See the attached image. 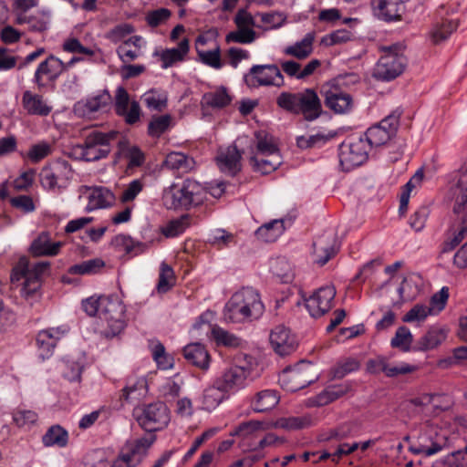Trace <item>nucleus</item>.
<instances>
[{"mask_svg": "<svg viewBox=\"0 0 467 467\" xmlns=\"http://www.w3.org/2000/svg\"><path fill=\"white\" fill-rule=\"evenodd\" d=\"M83 310L90 317L98 315L106 323L104 337L112 338L126 327L125 306L117 296H95L82 300Z\"/></svg>", "mask_w": 467, "mask_h": 467, "instance_id": "nucleus-1", "label": "nucleus"}, {"mask_svg": "<svg viewBox=\"0 0 467 467\" xmlns=\"http://www.w3.org/2000/svg\"><path fill=\"white\" fill-rule=\"evenodd\" d=\"M263 305L260 294L246 287L234 293L224 306V319L227 322L239 323L246 319H258Z\"/></svg>", "mask_w": 467, "mask_h": 467, "instance_id": "nucleus-2", "label": "nucleus"}, {"mask_svg": "<svg viewBox=\"0 0 467 467\" xmlns=\"http://www.w3.org/2000/svg\"><path fill=\"white\" fill-rule=\"evenodd\" d=\"M49 266L47 261L30 265L26 257L19 259L13 269L12 280L24 279L21 293L26 299H36L38 296L43 277L48 274Z\"/></svg>", "mask_w": 467, "mask_h": 467, "instance_id": "nucleus-3", "label": "nucleus"}, {"mask_svg": "<svg viewBox=\"0 0 467 467\" xmlns=\"http://www.w3.org/2000/svg\"><path fill=\"white\" fill-rule=\"evenodd\" d=\"M277 104L291 113L303 115L308 121L317 119L322 112L320 99L311 88L297 93L283 92L277 98Z\"/></svg>", "mask_w": 467, "mask_h": 467, "instance_id": "nucleus-4", "label": "nucleus"}, {"mask_svg": "<svg viewBox=\"0 0 467 467\" xmlns=\"http://www.w3.org/2000/svg\"><path fill=\"white\" fill-rule=\"evenodd\" d=\"M404 50L405 46L401 43L381 47L382 54L373 68V78L381 81H390L399 77L407 65Z\"/></svg>", "mask_w": 467, "mask_h": 467, "instance_id": "nucleus-5", "label": "nucleus"}, {"mask_svg": "<svg viewBox=\"0 0 467 467\" xmlns=\"http://www.w3.org/2000/svg\"><path fill=\"white\" fill-rule=\"evenodd\" d=\"M447 444V435L431 420H426L419 425L417 441L410 449L414 454L431 456L442 451Z\"/></svg>", "mask_w": 467, "mask_h": 467, "instance_id": "nucleus-6", "label": "nucleus"}, {"mask_svg": "<svg viewBox=\"0 0 467 467\" xmlns=\"http://www.w3.org/2000/svg\"><path fill=\"white\" fill-rule=\"evenodd\" d=\"M118 132L92 131L85 139L83 144L74 148V153L86 161H96L103 159L110 152V142L116 139Z\"/></svg>", "mask_w": 467, "mask_h": 467, "instance_id": "nucleus-7", "label": "nucleus"}, {"mask_svg": "<svg viewBox=\"0 0 467 467\" xmlns=\"http://www.w3.org/2000/svg\"><path fill=\"white\" fill-rule=\"evenodd\" d=\"M369 143L361 134L348 137L339 146V161L346 171L362 165L368 158Z\"/></svg>", "mask_w": 467, "mask_h": 467, "instance_id": "nucleus-8", "label": "nucleus"}, {"mask_svg": "<svg viewBox=\"0 0 467 467\" xmlns=\"http://www.w3.org/2000/svg\"><path fill=\"white\" fill-rule=\"evenodd\" d=\"M133 415L139 425L149 432L164 429L170 421L169 410L160 401L135 408Z\"/></svg>", "mask_w": 467, "mask_h": 467, "instance_id": "nucleus-9", "label": "nucleus"}, {"mask_svg": "<svg viewBox=\"0 0 467 467\" xmlns=\"http://www.w3.org/2000/svg\"><path fill=\"white\" fill-rule=\"evenodd\" d=\"M72 176L70 164L66 161L57 160L42 168L39 180L44 189L59 192L67 187Z\"/></svg>", "mask_w": 467, "mask_h": 467, "instance_id": "nucleus-10", "label": "nucleus"}, {"mask_svg": "<svg viewBox=\"0 0 467 467\" xmlns=\"http://www.w3.org/2000/svg\"><path fill=\"white\" fill-rule=\"evenodd\" d=\"M400 116V113L393 112L361 134L369 143L370 148L382 146L396 135Z\"/></svg>", "mask_w": 467, "mask_h": 467, "instance_id": "nucleus-11", "label": "nucleus"}, {"mask_svg": "<svg viewBox=\"0 0 467 467\" xmlns=\"http://www.w3.org/2000/svg\"><path fill=\"white\" fill-rule=\"evenodd\" d=\"M325 106L336 114L348 113L354 105L352 96L335 83H327L320 90Z\"/></svg>", "mask_w": 467, "mask_h": 467, "instance_id": "nucleus-12", "label": "nucleus"}, {"mask_svg": "<svg viewBox=\"0 0 467 467\" xmlns=\"http://www.w3.org/2000/svg\"><path fill=\"white\" fill-rule=\"evenodd\" d=\"M230 434L239 440L242 447L250 451L255 450L263 445V421H244L233 429Z\"/></svg>", "mask_w": 467, "mask_h": 467, "instance_id": "nucleus-13", "label": "nucleus"}, {"mask_svg": "<svg viewBox=\"0 0 467 467\" xmlns=\"http://www.w3.org/2000/svg\"><path fill=\"white\" fill-rule=\"evenodd\" d=\"M336 289L332 285H326L316 290L306 301V307L310 316L317 318L327 313L333 304Z\"/></svg>", "mask_w": 467, "mask_h": 467, "instance_id": "nucleus-14", "label": "nucleus"}, {"mask_svg": "<svg viewBox=\"0 0 467 467\" xmlns=\"http://www.w3.org/2000/svg\"><path fill=\"white\" fill-rule=\"evenodd\" d=\"M79 199H86V210L90 212L97 209L107 208L113 204L115 196L111 191L105 187L81 186L78 189Z\"/></svg>", "mask_w": 467, "mask_h": 467, "instance_id": "nucleus-15", "label": "nucleus"}, {"mask_svg": "<svg viewBox=\"0 0 467 467\" xmlns=\"http://www.w3.org/2000/svg\"><path fill=\"white\" fill-rule=\"evenodd\" d=\"M64 71V62L50 55L38 65L34 75V82L39 88H44L47 82L55 81Z\"/></svg>", "mask_w": 467, "mask_h": 467, "instance_id": "nucleus-16", "label": "nucleus"}, {"mask_svg": "<svg viewBox=\"0 0 467 467\" xmlns=\"http://www.w3.org/2000/svg\"><path fill=\"white\" fill-rule=\"evenodd\" d=\"M67 333V329L64 327H50L39 331L36 338L39 358L43 360L50 358L57 342Z\"/></svg>", "mask_w": 467, "mask_h": 467, "instance_id": "nucleus-17", "label": "nucleus"}, {"mask_svg": "<svg viewBox=\"0 0 467 467\" xmlns=\"http://www.w3.org/2000/svg\"><path fill=\"white\" fill-rule=\"evenodd\" d=\"M248 375V369L235 366L226 369L215 381L217 386L228 395L244 388Z\"/></svg>", "mask_w": 467, "mask_h": 467, "instance_id": "nucleus-18", "label": "nucleus"}, {"mask_svg": "<svg viewBox=\"0 0 467 467\" xmlns=\"http://www.w3.org/2000/svg\"><path fill=\"white\" fill-rule=\"evenodd\" d=\"M269 340L274 351L281 357L291 354L297 347L295 336L284 326L275 327L270 333Z\"/></svg>", "mask_w": 467, "mask_h": 467, "instance_id": "nucleus-19", "label": "nucleus"}, {"mask_svg": "<svg viewBox=\"0 0 467 467\" xmlns=\"http://www.w3.org/2000/svg\"><path fill=\"white\" fill-rule=\"evenodd\" d=\"M242 153L236 144L220 149L216 157L220 171L231 176H234L241 171Z\"/></svg>", "mask_w": 467, "mask_h": 467, "instance_id": "nucleus-20", "label": "nucleus"}, {"mask_svg": "<svg viewBox=\"0 0 467 467\" xmlns=\"http://www.w3.org/2000/svg\"><path fill=\"white\" fill-rule=\"evenodd\" d=\"M313 368L314 366L311 362L301 360L293 367L286 368L285 373L290 380L296 382V385L292 386L290 390L296 391L314 383L317 379V376L310 375L309 372Z\"/></svg>", "mask_w": 467, "mask_h": 467, "instance_id": "nucleus-21", "label": "nucleus"}, {"mask_svg": "<svg viewBox=\"0 0 467 467\" xmlns=\"http://www.w3.org/2000/svg\"><path fill=\"white\" fill-rule=\"evenodd\" d=\"M51 22L52 12L49 9L38 10L31 16L21 14L16 17V24H26L30 32L38 34L47 32L51 26Z\"/></svg>", "mask_w": 467, "mask_h": 467, "instance_id": "nucleus-22", "label": "nucleus"}, {"mask_svg": "<svg viewBox=\"0 0 467 467\" xmlns=\"http://www.w3.org/2000/svg\"><path fill=\"white\" fill-rule=\"evenodd\" d=\"M110 101V95L104 91L77 102L74 106V111L80 117L91 118L94 113L106 110Z\"/></svg>", "mask_w": 467, "mask_h": 467, "instance_id": "nucleus-23", "label": "nucleus"}, {"mask_svg": "<svg viewBox=\"0 0 467 467\" xmlns=\"http://www.w3.org/2000/svg\"><path fill=\"white\" fill-rule=\"evenodd\" d=\"M371 6L374 16L380 20L392 22L401 19V0H372Z\"/></svg>", "mask_w": 467, "mask_h": 467, "instance_id": "nucleus-24", "label": "nucleus"}, {"mask_svg": "<svg viewBox=\"0 0 467 467\" xmlns=\"http://www.w3.org/2000/svg\"><path fill=\"white\" fill-rule=\"evenodd\" d=\"M182 192L187 198L183 209H190L192 206L202 204L207 197L206 189L198 182L191 179L185 180L181 184Z\"/></svg>", "mask_w": 467, "mask_h": 467, "instance_id": "nucleus-25", "label": "nucleus"}, {"mask_svg": "<svg viewBox=\"0 0 467 467\" xmlns=\"http://www.w3.org/2000/svg\"><path fill=\"white\" fill-rule=\"evenodd\" d=\"M312 425L310 415L279 418L276 420L265 417V430L268 428L284 429L286 431H298Z\"/></svg>", "mask_w": 467, "mask_h": 467, "instance_id": "nucleus-26", "label": "nucleus"}, {"mask_svg": "<svg viewBox=\"0 0 467 467\" xmlns=\"http://www.w3.org/2000/svg\"><path fill=\"white\" fill-rule=\"evenodd\" d=\"M188 52L189 40L187 38H183L176 47L166 48L160 53H155L154 55L160 57L161 68L166 69L183 61Z\"/></svg>", "mask_w": 467, "mask_h": 467, "instance_id": "nucleus-27", "label": "nucleus"}, {"mask_svg": "<svg viewBox=\"0 0 467 467\" xmlns=\"http://www.w3.org/2000/svg\"><path fill=\"white\" fill-rule=\"evenodd\" d=\"M61 245L60 242L52 243L49 234L43 232L32 242L30 251L35 256H54L58 254Z\"/></svg>", "mask_w": 467, "mask_h": 467, "instance_id": "nucleus-28", "label": "nucleus"}, {"mask_svg": "<svg viewBox=\"0 0 467 467\" xmlns=\"http://www.w3.org/2000/svg\"><path fill=\"white\" fill-rule=\"evenodd\" d=\"M447 337V330L441 327H431L415 344L414 349L427 351L441 345Z\"/></svg>", "mask_w": 467, "mask_h": 467, "instance_id": "nucleus-29", "label": "nucleus"}, {"mask_svg": "<svg viewBox=\"0 0 467 467\" xmlns=\"http://www.w3.org/2000/svg\"><path fill=\"white\" fill-rule=\"evenodd\" d=\"M237 141L241 144L248 143L243 152L249 158L251 165L254 169H260L259 156L263 153V136L260 130L254 132V138L248 140L246 137L239 138Z\"/></svg>", "mask_w": 467, "mask_h": 467, "instance_id": "nucleus-30", "label": "nucleus"}, {"mask_svg": "<svg viewBox=\"0 0 467 467\" xmlns=\"http://www.w3.org/2000/svg\"><path fill=\"white\" fill-rule=\"evenodd\" d=\"M183 356L192 365L206 369L209 367L210 356L204 346L200 343H192L183 348Z\"/></svg>", "mask_w": 467, "mask_h": 467, "instance_id": "nucleus-31", "label": "nucleus"}, {"mask_svg": "<svg viewBox=\"0 0 467 467\" xmlns=\"http://www.w3.org/2000/svg\"><path fill=\"white\" fill-rule=\"evenodd\" d=\"M22 104L24 109L32 115L47 116L52 109L41 96L33 94L29 90L24 92Z\"/></svg>", "mask_w": 467, "mask_h": 467, "instance_id": "nucleus-32", "label": "nucleus"}, {"mask_svg": "<svg viewBox=\"0 0 467 467\" xmlns=\"http://www.w3.org/2000/svg\"><path fill=\"white\" fill-rule=\"evenodd\" d=\"M269 272L276 276L280 282L288 284L295 277L291 264L284 256L271 258L269 260Z\"/></svg>", "mask_w": 467, "mask_h": 467, "instance_id": "nucleus-33", "label": "nucleus"}, {"mask_svg": "<svg viewBox=\"0 0 467 467\" xmlns=\"http://www.w3.org/2000/svg\"><path fill=\"white\" fill-rule=\"evenodd\" d=\"M293 223L291 216L265 223V243H275Z\"/></svg>", "mask_w": 467, "mask_h": 467, "instance_id": "nucleus-34", "label": "nucleus"}, {"mask_svg": "<svg viewBox=\"0 0 467 467\" xmlns=\"http://www.w3.org/2000/svg\"><path fill=\"white\" fill-rule=\"evenodd\" d=\"M164 165L170 170L186 173L193 170L195 161L192 158L182 152L173 151L166 156Z\"/></svg>", "mask_w": 467, "mask_h": 467, "instance_id": "nucleus-35", "label": "nucleus"}, {"mask_svg": "<svg viewBox=\"0 0 467 467\" xmlns=\"http://www.w3.org/2000/svg\"><path fill=\"white\" fill-rule=\"evenodd\" d=\"M315 40V33H307L300 41L294 45L286 47L285 53L297 59L306 58L313 52V43Z\"/></svg>", "mask_w": 467, "mask_h": 467, "instance_id": "nucleus-36", "label": "nucleus"}, {"mask_svg": "<svg viewBox=\"0 0 467 467\" xmlns=\"http://www.w3.org/2000/svg\"><path fill=\"white\" fill-rule=\"evenodd\" d=\"M155 441V436L142 437L137 440L129 441L124 447L132 454L134 462H141L147 454L149 448Z\"/></svg>", "mask_w": 467, "mask_h": 467, "instance_id": "nucleus-37", "label": "nucleus"}, {"mask_svg": "<svg viewBox=\"0 0 467 467\" xmlns=\"http://www.w3.org/2000/svg\"><path fill=\"white\" fill-rule=\"evenodd\" d=\"M182 191L181 184H172L165 189L162 193L163 205L171 210L183 209L187 198L184 197Z\"/></svg>", "mask_w": 467, "mask_h": 467, "instance_id": "nucleus-38", "label": "nucleus"}, {"mask_svg": "<svg viewBox=\"0 0 467 467\" xmlns=\"http://www.w3.org/2000/svg\"><path fill=\"white\" fill-rule=\"evenodd\" d=\"M282 163L277 146L267 140L265 134V175L275 171Z\"/></svg>", "mask_w": 467, "mask_h": 467, "instance_id": "nucleus-39", "label": "nucleus"}, {"mask_svg": "<svg viewBox=\"0 0 467 467\" xmlns=\"http://www.w3.org/2000/svg\"><path fill=\"white\" fill-rule=\"evenodd\" d=\"M67 431L59 425L51 426L42 437V442L47 447L57 446L63 448L67 444Z\"/></svg>", "mask_w": 467, "mask_h": 467, "instance_id": "nucleus-40", "label": "nucleus"}, {"mask_svg": "<svg viewBox=\"0 0 467 467\" xmlns=\"http://www.w3.org/2000/svg\"><path fill=\"white\" fill-rule=\"evenodd\" d=\"M232 101V97L224 87H220L213 92L202 96V102L213 109H223Z\"/></svg>", "mask_w": 467, "mask_h": 467, "instance_id": "nucleus-41", "label": "nucleus"}, {"mask_svg": "<svg viewBox=\"0 0 467 467\" xmlns=\"http://www.w3.org/2000/svg\"><path fill=\"white\" fill-rule=\"evenodd\" d=\"M226 398L227 394L217 386V382L214 380L213 385L205 389L203 391V409L208 410L215 409Z\"/></svg>", "mask_w": 467, "mask_h": 467, "instance_id": "nucleus-42", "label": "nucleus"}, {"mask_svg": "<svg viewBox=\"0 0 467 467\" xmlns=\"http://www.w3.org/2000/svg\"><path fill=\"white\" fill-rule=\"evenodd\" d=\"M171 126L172 119L171 115L153 116L148 126V133L151 137L159 138L168 131Z\"/></svg>", "mask_w": 467, "mask_h": 467, "instance_id": "nucleus-43", "label": "nucleus"}, {"mask_svg": "<svg viewBox=\"0 0 467 467\" xmlns=\"http://www.w3.org/2000/svg\"><path fill=\"white\" fill-rule=\"evenodd\" d=\"M360 364L358 359L354 358H346L337 362V364L331 369V379H340L349 373L358 370Z\"/></svg>", "mask_w": 467, "mask_h": 467, "instance_id": "nucleus-44", "label": "nucleus"}, {"mask_svg": "<svg viewBox=\"0 0 467 467\" xmlns=\"http://www.w3.org/2000/svg\"><path fill=\"white\" fill-rule=\"evenodd\" d=\"M462 174L457 183L460 193L456 196L453 205V213L456 214L462 213L467 204V163L462 168Z\"/></svg>", "mask_w": 467, "mask_h": 467, "instance_id": "nucleus-45", "label": "nucleus"}, {"mask_svg": "<svg viewBox=\"0 0 467 467\" xmlns=\"http://www.w3.org/2000/svg\"><path fill=\"white\" fill-rule=\"evenodd\" d=\"M458 27V24L454 20L445 19L438 24L431 32V38L435 44H439L446 40L453 31Z\"/></svg>", "mask_w": 467, "mask_h": 467, "instance_id": "nucleus-46", "label": "nucleus"}, {"mask_svg": "<svg viewBox=\"0 0 467 467\" xmlns=\"http://www.w3.org/2000/svg\"><path fill=\"white\" fill-rule=\"evenodd\" d=\"M212 336L217 345H223L228 348H237L241 345V339L239 337L218 326H214L212 328Z\"/></svg>", "mask_w": 467, "mask_h": 467, "instance_id": "nucleus-47", "label": "nucleus"}, {"mask_svg": "<svg viewBox=\"0 0 467 467\" xmlns=\"http://www.w3.org/2000/svg\"><path fill=\"white\" fill-rule=\"evenodd\" d=\"M38 420L36 412L31 410L17 409L13 411V422L18 428H31Z\"/></svg>", "mask_w": 467, "mask_h": 467, "instance_id": "nucleus-48", "label": "nucleus"}, {"mask_svg": "<svg viewBox=\"0 0 467 467\" xmlns=\"http://www.w3.org/2000/svg\"><path fill=\"white\" fill-rule=\"evenodd\" d=\"M174 283L175 278L172 268L167 264L162 263L161 265V272L157 285L158 292L166 293L173 286Z\"/></svg>", "mask_w": 467, "mask_h": 467, "instance_id": "nucleus-49", "label": "nucleus"}, {"mask_svg": "<svg viewBox=\"0 0 467 467\" xmlns=\"http://www.w3.org/2000/svg\"><path fill=\"white\" fill-rule=\"evenodd\" d=\"M412 342V335L407 327H400L395 333V336L390 341L392 348H400L403 351L410 350V346Z\"/></svg>", "mask_w": 467, "mask_h": 467, "instance_id": "nucleus-50", "label": "nucleus"}, {"mask_svg": "<svg viewBox=\"0 0 467 467\" xmlns=\"http://www.w3.org/2000/svg\"><path fill=\"white\" fill-rule=\"evenodd\" d=\"M322 239L318 238L313 243L314 254L316 255V263L320 266L325 265L336 254L337 250L333 245L326 247L320 246Z\"/></svg>", "mask_w": 467, "mask_h": 467, "instance_id": "nucleus-51", "label": "nucleus"}, {"mask_svg": "<svg viewBox=\"0 0 467 467\" xmlns=\"http://www.w3.org/2000/svg\"><path fill=\"white\" fill-rule=\"evenodd\" d=\"M103 265L104 263L100 259H91L72 265L68 272L72 275H88L96 273Z\"/></svg>", "mask_w": 467, "mask_h": 467, "instance_id": "nucleus-52", "label": "nucleus"}, {"mask_svg": "<svg viewBox=\"0 0 467 467\" xmlns=\"http://www.w3.org/2000/svg\"><path fill=\"white\" fill-rule=\"evenodd\" d=\"M353 425L351 423H344L336 429L320 435V441H327L330 440L341 441L352 436Z\"/></svg>", "mask_w": 467, "mask_h": 467, "instance_id": "nucleus-53", "label": "nucleus"}, {"mask_svg": "<svg viewBox=\"0 0 467 467\" xmlns=\"http://www.w3.org/2000/svg\"><path fill=\"white\" fill-rule=\"evenodd\" d=\"M142 100L150 109L161 110L167 105V97L164 94L150 90L142 96Z\"/></svg>", "mask_w": 467, "mask_h": 467, "instance_id": "nucleus-54", "label": "nucleus"}, {"mask_svg": "<svg viewBox=\"0 0 467 467\" xmlns=\"http://www.w3.org/2000/svg\"><path fill=\"white\" fill-rule=\"evenodd\" d=\"M467 233V220L465 217L462 219V223L460 227L457 229L456 233L453 236L445 241L442 246L443 253H449L456 248L464 239L465 234Z\"/></svg>", "mask_w": 467, "mask_h": 467, "instance_id": "nucleus-55", "label": "nucleus"}, {"mask_svg": "<svg viewBox=\"0 0 467 467\" xmlns=\"http://www.w3.org/2000/svg\"><path fill=\"white\" fill-rule=\"evenodd\" d=\"M171 12L167 8H159L147 13L145 20L150 27L165 24L171 17Z\"/></svg>", "mask_w": 467, "mask_h": 467, "instance_id": "nucleus-56", "label": "nucleus"}, {"mask_svg": "<svg viewBox=\"0 0 467 467\" xmlns=\"http://www.w3.org/2000/svg\"><path fill=\"white\" fill-rule=\"evenodd\" d=\"M255 33L252 28H243L230 32L225 40L227 43L234 42L241 44H248L254 40Z\"/></svg>", "mask_w": 467, "mask_h": 467, "instance_id": "nucleus-57", "label": "nucleus"}, {"mask_svg": "<svg viewBox=\"0 0 467 467\" xmlns=\"http://www.w3.org/2000/svg\"><path fill=\"white\" fill-rule=\"evenodd\" d=\"M429 214V208L427 206H420L410 217L409 224L414 231L420 232L424 228Z\"/></svg>", "mask_w": 467, "mask_h": 467, "instance_id": "nucleus-58", "label": "nucleus"}, {"mask_svg": "<svg viewBox=\"0 0 467 467\" xmlns=\"http://www.w3.org/2000/svg\"><path fill=\"white\" fill-rule=\"evenodd\" d=\"M144 188L142 180L136 179L131 181L123 190L119 199L122 202L133 201Z\"/></svg>", "mask_w": 467, "mask_h": 467, "instance_id": "nucleus-59", "label": "nucleus"}, {"mask_svg": "<svg viewBox=\"0 0 467 467\" xmlns=\"http://www.w3.org/2000/svg\"><path fill=\"white\" fill-rule=\"evenodd\" d=\"M284 83V77L278 67L265 65V86L280 87Z\"/></svg>", "mask_w": 467, "mask_h": 467, "instance_id": "nucleus-60", "label": "nucleus"}, {"mask_svg": "<svg viewBox=\"0 0 467 467\" xmlns=\"http://www.w3.org/2000/svg\"><path fill=\"white\" fill-rule=\"evenodd\" d=\"M113 244L120 250L125 251L127 254L135 252L136 249L140 250L142 244L139 242H135L130 236L125 234H119L113 239Z\"/></svg>", "mask_w": 467, "mask_h": 467, "instance_id": "nucleus-61", "label": "nucleus"}, {"mask_svg": "<svg viewBox=\"0 0 467 467\" xmlns=\"http://www.w3.org/2000/svg\"><path fill=\"white\" fill-rule=\"evenodd\" d=\"M431 312V308L417 304L403 317L402 320L407 323L424 320Z\"/></svg>", "mask_w": 467, "mask_h": 467, "instance_id": "nucleus-62", "label": "nucleus"}, {"mask_svg": "<svg viewBox=\"0 0 467 467\" xmlns=\"http://www.w3.org/2000/svg\"><path fill=\"white\" fill-rule=\"evenodd\" d=\"M249 88H257L263 85V65H255L244 77Z\"/></svg>", "mask_w": 467, "mask_h": 467, "instance_id": "nucleus-63", "label": "nucleus"}, {"mask_svg": "<svg viewBox=\"0 0 467 467\" xmlns=\"http://www.w3.org/2000/svg\"><path fill=\"white\" fill-rule=\"evenodd\" d=\"M51 145L47 142H40L33 145L28 153L27 157L33 162H38L51 153Z\"/></svg>", "mask_w": 467, "mask_h": 467, "instance_id": "nucleus-64", "label": "nucleus"}]
</instances>
